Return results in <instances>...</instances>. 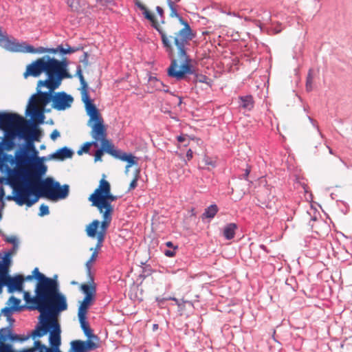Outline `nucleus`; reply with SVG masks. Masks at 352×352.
<instances>
[{
    "label": "nucleus",
    "instance_id": "nucleus-37",
    "mask_svg": "<svg viewBox=\"0 0 352 352\" xmlns=\"http://www.w3.org/2000/svg\"><path fill=\"white\" fill-rule=\"evenodd\" d=\"M14 312H10V314H7L3 311V308L1 309V314L6 317L7 321L9 322V325L6 328H10V331L13 332V325L15 322V320L12 318V314Z\"/></svg>",
    "mask_w": 352,
    "mask_h": 352
},
{
    "label": "nucleus",
    "instance_id": "nucleus-5",
    "mask_svg": "<svg viewBox=\"0 0 352 352\" xmlns=\"http://www.w3.org/2000/svg\"><path fill=\"white\" fill-rule=\"evenodd\" d=\"M49 333V342L50 348L47 347L45 344H42L41 341L36 340L34 342V346L29 349H23V352H35L38 350V352H61L60 351V346L61 344V329L58 326L52 322L49 324L40 323L36 325L34 331L30 334L21 335V337H28L35 339L36 338H41Z\"/></svg>",
    "mask_w": 352,
    "mask_h": 352
},
{
    "label": "nucleus",
    "instance_id": "nucleus-57",
    "mask_svg": "<svg viewBox=\"0 0 352 352\" xmlns=\"http://www.w3.org/2000/svg\"><path fill=\"white\" fill-rule=\"evenodd\" d=\"M263 14H264L265 16L262 17V19L266 22L270 21V17H271L270 14L265 11L263 12Z\"/></svg>",
    "mask_w": 352,
    "mask_h": 352
},
{
    "label": "nucleus",
    "instance_id": "nucleus-7",
    "mask_svg": "<svg viewBox=\"0 0 352 352\" xmlns=\"http://www.w3.org/2000/svg\"><path fill=\"white\" fill-rule=\"evenodd\" d=\"M4 151H1L0 152V170H3V169L6 171V163L8 162L11 166L14 164L16 165L17 169L19 168H23V166L28 165L24 160V154H23L22 151H17L15 153L14 157L11 155H8L7 153H3Z\"/></svg>",
    "mask_w": 352,
    "mask_h": 352
},
{
    "label": "nucleus",
    "instance_id": "nucleus-39",
    "mask_svg": "<svg viewBox=\"0 0 352 352\" xmlns=\"http://www.w3.org/2000/svg\"><path fill=\"white\" fill-rule=\"evenodd\" d=\"M80 85H81V94H82V97L84 96V94L85 93L86 94V95H89L88 94V85H87V83L86 82L85 78H84V76H80Z\"/></svg>",
    "mask_w": 352,
    "mask_h": 352
},
{
    "label": "nucleus",
    "instance_id": "nucleus-16",
    "mask_svg": "<svg viewBox=\"0 0 352 352\" xmlns=\"http://www.w3.org/2000/svg\"><path fill=\"white\" fill-rule=\"evenodd\" d=\"M82 100L85 103L86 112L89 116V120L88 122H93L94 120H98L102 118L98 109L92 102L89 95H86L85 93L84 96L82 97Z\"/></svg>",
    "mask_w": 352,
    "mask_h": 352
},
{
    "label": "nucleus",
    "instance_id": "nucleus-44",
    "mask_svg": "<svg viewBox=\"0 0 352 352\" xmlns=\"http://www.w3.org/2000/svg\"><path fill=\"white\" fill-rule=\"evenodd\" d=\"M97 256H98L97 252H93L89 260L87 262L86 266L89 270V272L90 271L91 263L96 259Z\"/></svg>",
    "mask_w": 352,
    "mask_h": 352
},
{
    "label": "nucleus",
    "instance_id": "nucleus-25",
    "mask_svg": "<svg viewBox=\"0 0 352 352\" xmlns=\"http://www.w3.org/2000/svg\"><path fill=\"white\" fill-rule=\"evenodd\" d=\"M73 155V151L65 146L57 150L55 153L51 154L49 156V159H56L63 161L67 158H71Z\"/></svg>",
    "mask_w": 352,
    "mask_h": 352
},
{
    "label": "nucleus",
    "instance_id": "nucleus-22",
    "mask_svg": "<svg viewBox=\"0 0 352 352\" xmlns=\"http://www.w3.org/2000/svg\"><path fill=\"white\" fill-rule=\"evenodd\" d=\"M47 88L49 89V91L43 92L41 90V88L37 87V92L35 94L37 104L38 103L41 104L43 108H44L51 100L53 102L54 96H52V93L56 89H51L50 87Z\"/></svg>",
    "mask_w": 352,
    "mask_h": 352
},
{
    "label": "nucleus",
    "instance_id": "nucleus-33",
    "mask_svg": "<svg viewBox=\"0 0 352 352\" xmlns=\"http://www.w3.org/2000/svg\"><path fill=\"white\" fill-rule=\"evenodd\" d=\"M218 207L216 204H212L205 209L204 212L202 214V219L208 218L212 219L214 217L218 212Z\"/></svg>",
    "mask_w": 352,
    "mask_h": 352
},
{
    "label": "nucleus",
    "instance_id": "nucleus-1",
    "mask_svg": "<svg viewBox=\"0 0 352 352\" xmlns=\"http://www.w3.org/2000/svg\"><path fill=\"white\" fill-rule=\"evenodd\" d=\"M43 158H38L33 166V170L27 168H10L6 166V172L13 185L12 195L6 197L8 201H14L20 206H32L40 197L52 200L65 199L69 195V186H60L52 177L42 179L47 171V166L43 163Z\"/></svg>",
    "mask_w": 352,
    "mask_h": 352
},
{
    "label": "nucleus",
    "instance_id": "nucleus-14",
    "mask_svg": "<svg viewBox=\"0 0 352 352\" xmlns=\"http://www.w3.org/2000/svg\"><path fill=\"white\" fill-rule=\"evenodd\" d=\"M21 300L14 296H11L6 302L7 307L3 308V311L7 314L10 312H21L25 309L36 310V307L27 306L26 305H21Z\"/></svg>",
    "mask_w": 352,
    "mask_h": 352
},
{
    "label": "nucleus",
    "instance_id": "nucleus-45",
    "mask_svg": "<svg viewBox=\"0 0 352 352\" xmlns=\"http://www.w3.org/2000/svg\"><path fill=\"white\" fill-rule=\"evenodd\" d=\"M18 248L19 244H14V245H13L12 248L10 250L5 252L3 254H9V258H12V256L16 254Z\"/></svg>",
    "mask_w": 352,
    "mask_h": 352
},
{
    "label": "nucleus",
    "instance_id": "nucleus-41",
    "mask_svg": "<svg viewBox=\"0 0 352 352\" xmlns=\"http://www.w3.org/2000/svg\"><path fill=\"white\" fill-rule=\"evenodd\" d=\"M312 82H313V76L311 71H309L306 81V89L307 91H311L312 90Z\"/></svg>",
    "mask_w": 352,
    "mask_h": 352
},
{
    "label": "nucleus",
    "instance_id": "nucleus-17",
    "mask_svg": "<svg viewBox=\"0 0 352 352\" xmlns=\"http://www.w3.org/2000/svg\"><path fill=\"white\" fill-rule=\"evenodd\" d=\"M94 192L110 202H113L118 199L117 196L111 193L110 184L104 179H102L100 181L99 186L95 190Z\"/></svg>",
    "mask_w": 352,
    "mask_h": 352
},
{
    "label": "nucleus",
    "instance_id": "nucleus-8",
    "mask_svg": "<svg viewBox=\"0 0 352 352\" xmlns=\"http://www.w3.org/2000/svg\"><path fill=\"white\" fill-rule=\"evenodd\" d=\"M89 201H91L92 206L97 207L100 212L102 213L103 215H106V217L112 216L113 208L111 205V202L107 201L95 192L90 195Z\"/></svg>",
    "mask_w": 352,
    "mask_h": 352
},
{
    "label": "nucleus",
    "instance_id": "nucleus-60",
    "mask_svg": "<svg viewBox=\"0 0 352 352\" xmlns=\"http://www.w3.org/2000/svg\"><path fill=\"white\" fill-rule=\"evenodd\" d=\"M76 74L78 76L79 79H80V76H83L82 73V69L80 65H78L76 69Z\"/></svg>",
    "mask_w": 352,
    "mask_h": 352
},
{
    "label": "nucleus",
    "instance_id": "nucleus-38",
    "mask_svg": "<svg viewBox=\"0 0 352 352\" xmlns=\"http://www.w3.org/2000/svg\"><path fill=\"white\" fill-rule=\"evenodd\" d=\"M5 196L4 189L2 186H0V221L3 217V210L5 207V203L3 201V197Z\"/></svg>",
    "mask_w": 352,
    "mask_h": 352
},
{
    "label": "nucleus",
    "instance_id": "nucleus-50",
    "mask_svg": "<svg viewBox=\"0 0 352 352\" xmlns=\"http://www.w3.org/2000/svg\"><path fill=\"white\" fill-rule=\"evenodd\" d=\"M164 254L168 256V257H173L176 252H175V250H166L164 252Z\"/></svg>",
    "mask_w": 352,
    "mask_h": 352
},
{
    "label": "nucleus",
    "instance_id": "nucleus-24",
    "mask_svg": "<svg viewBox=\"0 0 352 352\" xmlns=\"http://www.w3.org/2000/svg\"><path fill=\"white\" fill-rule=\"evenodd\" d=\"M0 278H4L9 274L12 258H9V254L2 255L1 253H0Z\"/></svg>",
    "mask_w": 352,
    "mask_h": 352
},
{
    "label": "nucleus",
    "instance_id": "nucleus-3",
    "mask_svg": "<svg viewBox=\"0 0 352 352\" xmlns=\"http://www.w3.org/2000/svg\"><path fill=\"white\" fill-rule=\"evenodd\" d=\"M68 62L66 59L58 60L49 56H44L28 65L23 76L38 77L45 72L47 78L38 82V88L42 87L57 89L64 78L72 77L67 69Z\"/></svg>",
    "mask_w": 352,
    "mask_h": 352
},
{
    "label": "nucleus",
    "instance_id": "nucleus-15",
    "mask_svg": "<svg viewBox=\"0 0 352 352\" xmlns=\"http://www.w3.org/2000/svg\"><path fill=\"white\" fill-rule=\"evenodd\" d=\"M88 125L91 127V135L96 141L107 138V130L103 124V119L100 118L95 120L93 122H88Z\"/></svg>",
    "mask_w": 352,
    "mask_h": 352
},
{
    "label": "nucleus",
    "instance_id": "nucleus-61",
    "mask_svg": "<svg viewBox=\"0 0 352 352\" xmlns=\"http://www.w3.org/2000/svg\"><path fill=\"white\" fill-rule=\"evenodd\" d=\"M156 10H157V13L159 14V15L161 17H163L164 10H163L162 8H161L160 6H157L156 7Z\"/></svg>",
    "mask_w": 352,
    "mask_h": 352
},
{
    "label": "nucleus",
    "instance_id": "nucleus-47",
    "mask_svg": "<svg viewBox=\"0 0 352 352\" xmlns=\"http://www.w3.org/2000/svg\"><path fill=\"white\" fill-rule=\"evenodd\" d=\"M106 233L98 232L96 236L97 238V243L103 244Z\"/></svg>",
    "mask_w": 352,
    "mask_h": 352
},
{
    "label": "nucleus",
    "instance_id": "nucleus-20",
    "mask_svg": "<svg viewBox=\"0 0 352 352\" xmlns=\"http://www.w3.org/2000/svg\"><path fill=\"white\" fill-rule=\"evenodd\" d=\"M22 131L24 133V140H31V141H39L38 131L36 129V125L32 122H26L22 125Z\"/></svg>",
    "mask_w": 352,
    "mask_h": 352
},
{
    "label": "nucleus",
    "instance_id": "nucleus-12",
    "mask_svg": "<svg viewBox=\"0 0 352 352\" xmlns=\"http://www.w3.org/2000/svg\"><path fill=\"white\" fill-rule=\"evenodd\" d=\"M26 141L25 144L20 147L18 150L19 151H22L23 154H24V160L28 164L32 163V168L29 170H33V166L36 161L38 151L36 149L34 142L31 141V140H25Z\"/></svg>",
    "mask_w": 352,
    "mask_h": 352
},
{
    "label": "nucleus",
    "instance_id": "nucleus-49",
    "mask_svg": "<svg viewBox=\"0 0 352 352\" xmlns=\"http://www.w3.org/2000/svg\"><path fill=\"white\" fill-rule=\"evenodd\" d=\"M5 241L8 243H12L14 245V244H19L16 237L14 236H7L5 239Z\"/></svg>",
    "mask_w": 352,
    "mask_h": 352
},
{
    "label": "nucleus",
    "instance_id": "nucleus-19",
    "mask_svg": "<svg viewBox=\"0 0 352 352\" xmlns=\"http://www.w3.org/2000/svg\"><path fill=\"white\" fill-rule=\"evenodd\" d=\"M72 349L74 352H88L95 349L97 346L93 341L74 340L71 342Z\"/></svg>",
    "mask_w": 352,
    "mask_h": 352
},
{
    "label": "nucleus",
    "instance_id": "nucleus-43",
    "mask_svg": "<svg viewBox=\"0 0 352 352\" xmlns=\"http://www.w3.org/2000/svg\"><path fill=\"white\" fill-rule=\"evenodd\" d=\"M50 213L49 207L47 205L42 204L39 208V216L43 217Z\"/></svg>",
    "mask_w": 352,
    "mask_h": 352
},
{
    "label": "nucleus",
    "instance_id": "nucleus-36",
    "mask_svg": "<svg viewBox=\"0 0 352 352\" xmlns=\"http://www.w3.org/2000/svg\"><path fill=\"white\" fill-rule=\"evenodd\" d=\"M102 217L103 220L101 222L100 230L99 232L106 233L107 230L109 227L110 223L111 222L112 216L106 217V215H102Z\"/></svg>",
    "mask_w": 352,
    "mask_h": 352
},
{
    "label": "nucleus",
    "instance_id": "nucleus-23",
    "mask_svg": "<svg viewBox=\"0 0 352 352\" xmlns=\"http://www.w3.org/2000/svg\"><path fill=\"white\" fill-rule=\"evenodd\" d=\"M35 294V296L32 297L29 292H24V300L28 304V306L36 307L41 304L43 290L36 288Z\"/></svg>",
    "mask_w": 352,
    "mask_h": 352
},
{
    "label": "nucleus",
    "instance_id": "nucleus-11",
    "mask_svg": "<svg viewBox=\"0 0 352 352\" xmlns=\"http://www.w3.org/2000/svg\"><path fill=\"white\" fill-rule=\"evenodd\" d=\"M74 102L72 96L65 92H58L53 96V107L57 110L61 111L69 108Z\"/></svg>",
    "mask_w": 352,
    "mask_h": 352
},
{
    "label": "nucleus",
    "instance_id": "nucleus-46",
    "mask_svg": "<svg viewBox=\"0 0 352 352\" xmlns=\"http://www.w3.org/2000/svg\"><path fill=\"white\" fill-rule=\"evenodd\" d=\"M90 147H91V144H89V142H86L85 144H84V145L82 146L81 149L78 151L77 153L78 155H82L83 153H88L89 151Z\"/></svg>",
    "mask_w": 352,
    "mask_h": 352
},
{
    "label": "nucleus",
    "instance_id": "nucleus-4",
    "mask_svg": "<svg viewBox=\"0 0 352 352\" xmlns=\"http://www.w3.org/2000/svg\"><path fill=\"white\" fill-rule=\"evenodd\" d=\"M67 307L66 297L60 292L59 285L56 281L43 290L41 304L36 306V310L40 313L38 320L43 324L54 322L61 329L57 317L60 312L67 310Z\"/></svg>",
    "mask_w": 352,
    "mask_h": 352
},
{
    "label": "nucleus",
    "instance_id": "nucleus-27",
    "mask_svg": "<svg viewBox=\"0 0 352 352\" xmlns=\"http://www.w3.org/2000/svg\"><path fill=\"white\" fill-rule=\"evenodd\" d=\"M115 157L121 160L122 161L126 162L127 164L126 168H130L133 165L137 164V162L135 160V157L132 154H128L126 153L122 152L120 150H118V153L116 155Z\"/></svg>",
    "mask_w": 352,
    "mask_h": 352
},
{
    "label": "nucleus",
    "instance_id": "nucleus-55",
    "mask_svg": "<svg viewBox=\"0 0 352 352\" xmlns=\"http://www.w3.org/2000/svg\"><path fill=\"white\" fill-rule=\"evenodd\" d=\"M137 180L138 179L136 178H135L131 181L130 186H129V190L134 189L137 186Z\"/></svg>",
    "mask_w": 352,
    "mask_h": 352
},
{
    "label": "nucleus",
    "instance_id": "nucleus-2",
    "mask_svg": "<svg viewBox=\"0 0 352 352\" xmlns=\"http://www.w3.org/2000/svg\"><path fill=\"white\" fill-rule=\"evenodd\" d=\"M180 0H167L168 7L170 10V17H177L184 28L175 34L174 43L178 50V57L182 63L180 69L177 70L178 63L175 58H172L170 66L167 69L168 75L175 78L177 80L184 79L186 74H194V69L191 65L192 59L187 54L186 46L194 38L192 29L188 23L178 14L175 8V3Z\"/></svg>",
    "mask_w": 352,
    "mask_h": 352
},
{
    "label": "nucleus",
    "instance_id": "nucleus-56",
    "mask_svg": "<svg viewBox=\"0 0 352 352\" xmlns=\"http://www.w3.org/2000/svg\"><path fill=\"white\" fill-rule=\"evenodd\" d=\"M12 124H19V122H3V121L0 120V129H3L4 125H12Z\"/></svg>",
    "mask_w": 352,
    "mask_h": 352
},
{
    "label": "nucleus",
    "instance_id": "nucleus-32",
    "mask_svg": "<svg viewBox=\"0 0 352 352\" xmlns=\"http://www.w3.org/2000/svg\"><path fill=\"white\" fill-rule=\"evenodd\" d=\"M94 298H90L89 295H87V296H85L81 302L79 308H78V316H86L87 312V309L89 307L91 302L93 300Z\"/></svg>",
    "mask_w": 352,
    "mask_h": 352
},
{
    "label": "nucleus",
    "instance_id": "nucleus-21",
    "mask_svg": "<svg viewBox=\"0 0 352 352\" xmlns=\"http://www.w3.org/2000/svg\"><path fill=\"white\" fill-rule=\"evenodd\" d=\"M34 277L38 280L36 288L43 290L50 285H52L57 280L48 277H46L44 274H41L38 269L36 267L33 270Z\"/></svg>",
    "mask_w": 352,
    "mask_h": 352
},
{
    "label": "nucleus",
    "instance_id": "nucleus-52",
    "mask_svg": "<svg viewBox=\"0 0 352 352\" xmlns=\"http://www.w3.org/2000/svg\"><path fill=\"white\" fill-rule=\"evenodd\" d=\"M166 300H177V299L175 298H160V297H157L156 298V301L159 302V304H163L164 302Z\"/></svg>",
    "mask_w": 352,
    "mask_h": 352
},
{
    "label": "nucleus",
    "instance_id": "nucleus-13",
    "mask_svg": "<svg viewBox=\"0 0 352 352\" xmlns=\"http://www.w3.org/2000/svg\"><path fill=\"white\" fill-rule=\"evenodd\" d=\"M8 293L21 292L23 290L24 278L22 275L11 276L10 274L3 278Z\"/></svg>",
    "mask_w": 352,
    "mask_h": 352
},
{
    "label": "nucleus",
    "instance_id": "nucleus-30",
    "mask_svg": "<svg viewBox=\"0 0 352 352\" xmlns=\"http://www.w3.org/2000/svg\"><path fill=\"white\" fill-rule=\"evenodd\" d=\"M237 225L234 223L227 224L223 229V236L227 240L232 239L234 237Z\"/></svg>",
    "mask_w": 352,
    "mask_h": 352
},
{
    "label": "nucleus",
    "instance_id": "nucleus-31",
    "mask_svg": "<svg viewBox=\"0 0 352 352\" xmlns=\"http://www.w3.org/2000/svg\"><path fill=\"white\" fill-rule=\"evenodd\" d=\"M80 327L84 331L85 335L88 338H91L93 337L92 331L90 329L88 322L86 321V316H78Z\"/></svg>",
    "mask_w": 352,
    "mask_h": 352
},
{
    "label": "nucleus",
    "instance_id": "nucleus-48",
    "mask_svg": "<svg viewBox=\"0 0 352 352\" xmlns=\"http://www.w3.org/2000/svg\"><path fill=\"white\" fill-rule=\"evenodd\" d=\"M103 150L98 149L94 155V160L95 162L100 161L102 160V156L103 155Z\"/></svg>",
    "mask_w": 352,
    "mask_h": 352
},
{
    "label": "nucleus",
    "instance_id": "nucleus-64",
    "mask_svg": "<svg viewBox=\"0 0 352 352\" xmlns=\"http://www.w3.org/2000/svg\"><path fill=\"white\" fill-rule=\"evenodd\" d=\"M265 207L268 208L270 209H276V208L275 206V204L274 203L272 204L271 202L268 203L267 204H265Z\"/></svg>",
    "mask_w": 352,
    "mask_h": 352
},
{
    "label": "nucleus",
    "instance_id": "nucleus-26",
    "mask_svg": "<svg viewBox=\"0 0 352 352\" xmlns=\"http://www.w3.org/2000/svg\"><path fill=\"white\" fill-rule=\"evenodd\" d=\"M239 106L242 109L251 111L254 106V101L251 95L242 96L239 97Z\"/></svg>",
    "mask_w": 352,
    "mask_h": 352
},
{
    "label": "nucleus",
    "instance_id": "nucleus-51",
    "mask_svg": "<svg viewBox=\"0 0 352 352\" xmlns=\"http://www.w3.org/2000/svg\"><path fill=\"white\" fill-rule=\"evenodd\" d=\"M60 136V133L58 130L55 129L52 131V133L50 135V138L52 140H56L57 138Z\"/></svg>",
    "mask_w": 352,
    "mask_h": 352
},
{
    "label": "nucleus",
    "instance_id": "nucleus-35",
    "mask_svg": "<svg viewBox=\"0 0 352 352\" xmlns=\"http://www.w3.org/2000/svg\"><path fill=\"white\" fill-rule=\"evenodd\" d=\"M81 290L85 294V296L87 295L90 296V298H94V294L96 293V288L94 286H89L87 284H82L80 287Z\"/></svg>",
    "mask_w": 352,
    "mask_h": 352
},
{
    "label": "nucleus",
    "instance_id": "nucleus-28",
    "mask_svg": "<svg viewBox=\"0 0 352 352\" xmlns=\"http://www.w3.org/2000/svg\"><path fill=\"white\" fill-rule=\"evenodd\" d=\"M101 143V150L107 152V153L115 157L118 153V150L114 148V146L109 142V141L107 139V138H103L100 140H98Z\"/></svg>",
    "mask_w": 352,
    "mask_h": 352
},
{
    "label": "nucleus",
    "instance_id": "nucleus-6",
    "mask_svg": "<svg viewBox=\"0 0 352 352\" xmlns=\"http://www.w3.org/2000/svg\"><path fill=\"white\" fill-rule=\"evenodd\" d=\"M135 5L138 6V8H139L142 11H143V14L144 15L145 18H146L148 20H149L152 23V26L160 34L163 45L166 48V52L172 55L173 46H172L171 42L170 41V40L168 38V36H166V34L163 32L162 28L160 27L154 15L152 13H151L147 10L146 6L144 5H143L141 2H140L138 0H135Z\"/></svg>",
    "mask_w": 352,
    "mask_h": 352
},
{
    "label": "nucleus",
    "instance_id": "nucleus-29",
    "mask_svg": "<svg viewBox=\"0 0 352 352\" xmlns=\"http://www.w3.org/2000/svg\"><path fill=\"white\" fill-rule=\"evenodd\" d=\"M0 120L3 122H16L22 120V116L12 113H0Z\"/></svg>",
    "mask_w": 352,
    "mask_h": 352
},
{
    "label": "nucleus",
    "instance_id": "nucleus-10",
    "mask_svg": "<svg viewBox=\"0 0 352 352\" xmlns=\"http://www.w3.org/2000/svg\"><path fill=\"white\" fill-rule=\"evenodd\" d=\"M78 50V48L68 47L64 48L63 45H58L56 48H47L44 47H34V46L29 45L26 48V53L31 54H43L45 52L56 53L60 52L62 54H72Z\"/></svg>",
    "mask_w": 352,
    "mask_h": 352
},
{
    "label": "nucleus",
    "instance_id": "nucleus-34",
    "mask_svg": "<svg viewBox=\"0 0 352 352\" xmlns=\"http://www.w3.org/2000/svg\"><path fill=\"white\" fill-rule=\"evenodd\" d=\"M100 224L98 220H94L89 223L86 228L87 234L89 237H95L97 234V228Z\"/></svg>",
    "mask_w": 352,
    "mask_h": 352
},
{
    "label": "nucleus",
    "instance_id": "nucleus-9",
    "mask_svg": "<svg viewBox=\"0 0 352 352\" xmlns=\"http://www.w3.org/2000/svg\"><path fill=\"white\" fill-rule=\"evenodd\" d=\"M25 115L30 116L34 122H36L38 124L43 123L45 119L43 108H38L36 95L32 96L30 98Z\"/></svg>",
    "mask_w": 352,
    "mask_h": 352
},
{
    "label": "nucleus",
    "instance_id": "nucleus-18",
    "mask_svg": "<svg viewBox=\"0 0 352 352\" xmlns=\"http://www.w3.org/2000/svg\"><path fill=\"white\" fill-rule=\"evenodd\" d=\"M28 340V337H21V335L10 331V328H1L0 329V342L11 341L12 342H23Z\"/></svg>",
    "mask_w": 352,
    "mask_h": 352
},
{
    "label": "nucleus",
    "instance_id": "nucleus-62",
    "mask_svg": "<svg viewBox=\"0 0 352 352\" xmlns=\"http://www.w3.org/2000/svg\"><path fill=\"white\" fill-rule=\"evenodd\" d=\"M250 168H246L245 173L241 175V177L243 179H247L248 175L250 174Z\"/></svg>",
    "mask_w": 352,
    "mask_h": 352
},
{
    "label": "nucleus",
    "instance_id": "nucleus-42",
    "mask_svg": "<svg viewBox=\"0 0 352 352\" xmlns=\"http://www.w3.org/2000/svg\"><path fill=\"white\" fill-rule=\"evenodd\" d=\"M67 4L72 11L78 10V3L76 0H67Z\"/></svg>",
    "mask_w": 352,
    "mask_h": 352
},
{
    "label": "nucleus",
    "instance_id": "nucleus-59",
    "mask_svg": "<svg viewBox=\"0 0 352 352\" xmlns=\"http://www.w3.org/2000/svg\"><path fill=\"white\" fill-rule=\"evenodd\" d=\"M177 140L179 142L182 143V142H186V135H179L177 137Z\"/></svg>",
    "mask_w": 352,
    "mask_h": 352
},
{
    "label": "nucleus",
    "instance_id": "nucleus-40",
    "mask_svg": "<svg viewBox=\"0 0 352 352\" xmlns=\"http://www.w3.org/2000/svg\"><path fill=\"white\" fill-rule=\"evenodd\" d=\"M308 119H309V122L311 123V124L313 125V126L316 129L318 135H320V138L322 140H325V137L322 133V132L319 128V126L318 124V122L315 120H314L312 118H311L310 116H308Z\"/></svg>",
    "mask_w": 352,
    "mask_h": 352
},
{
    "label": "nucleus",
    "instance_id": "nucleus-54",
    "mask_svg": "<svg viewBox=\"0 0 352 352\" xmlns=\"http://www.w3.org/2000/svg\"><path fill=\"white\" fill-rule=\"evenodd\" d=\"M96 1L102 6H108L113 1V0H96Z\"/></svg>",
    "mask_w": 352,
    "mask_h": 352
},
{
    "label": "nucleus",
    "instance_id": "nucleus-63",
    "mask_svg": "<svg viewBox=\"0 0 352 352\" xmlns=\"http://www.w3.org/2000/svg\"><path fill=\"white\" fill-rule=\"evenodd\" d=\"M165 244H166V246H167L168 248H173L174 250H176L177 248V247L175 246L171 241H167Z\"/></svg>",
    "mask_w": 352,
    "mask_h": 352
},
{
    "label": "nucleus",
    "instance_id": "nucleus-58",
    "mask_svg": "<svg viewBox=\"0 0 352 352\" xmlns=\"http://www.w3.org/2000/svg\"><path fill=\"white\" fill-rule=\"evenodd\" d=\"M102 246V244L96 243L95 248H91L90 250L93 251V252H97V254H98V251L101 249Z\"/></svg>",
    "mask_w": 352,
    "mask_h": 352
},
{
    "label": "nucleus",
    "instance_id": "nucleus-53",
    "mask_svg": "<svg viewBox=\"0 0 352 352\" xmlns=\"http://www.w3.org/2000/svg\"><path fill=\"white\" fill-rule=\"evenodd\" d=\"M186 157L188 161L192 160L193 157V152L190 148L187 151Z\"/></svg>",
    "mask_w": 352,
    "mask_h": 352
}]
</instances>
